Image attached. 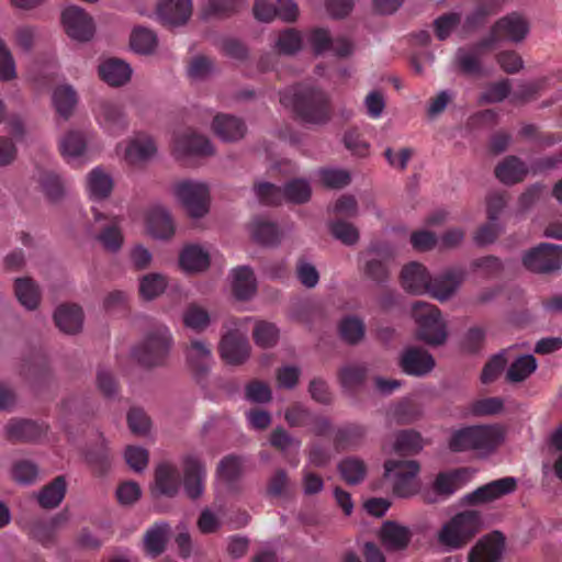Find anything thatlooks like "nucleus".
Segmentation results:
<instances>
[{
  "instance_id": "de8ad7c7",
  "label": "nucleus",
  "mask_w": 562,
  "mask_h": 562,
  "mask_svg": "<svg viewBox=\"0 0 562 562\" xmlns=\"http://www.w3.org/2000/svg\"><path fill=\"white\" fill-rule=\"evenodd\" d=\"M15 295L19 302L27 310H34L40 301L38 286L29 278L15 280Z\"/></svg>"
},
{
  "instance_id": "39448f33",
  "label": "nucleus",
  "mask_w": 562,
  "mask_h": 562,
  "mask_svg": "<svg viewBox=\"0 0 562 562\" xmlns=\"http://www.w3.org/2000/svg\"><path fill=\"white\" fill-rule=\"evenodd\" d=\"M412 314L417 324L419 339L428 345L438 346L446 341V323L435 305L417 301L412 306Z\"/></svg>"
},
{
  "instance_id": "052dcab7",
  "label": "nucleus",
  "mask_w": 562,
  "mask_h": 562,
  "mask_svg": "<svg viewBox=\"0 0 562 562\" xmlns=\"http://www.w3.org/2000/svg\"><path fill=\"white\" fill-rule=\"evenodd\" d=\"M255 192L258 200L262 204L277 205L280 204L283 200H285L284 189H281L280 187H277L269 182L258 183L255 187Z\"/></svg>"
},
{
  "instance_id": "09e8293b",
  "label": "nucleus",
  "mask_w": 562,
  "mask_h": 562,
  "mask_svg": "<svg viewBox=\"0 0 562 562\" xmlns=\"http://www.w3.org/2000/svg\"><path fill=\"white\" fill-rule=\"evenodd\" d=\"M339 335L347 344L355 345L364 336V323L361 318L349 315L344 317L338 326Z\"/></svg>"
},
{
  "instance_id": "e2e57ef3",
  "label": "nucleus",
  "mask_w": 562,
  "mask_h": 562,
  "mask_svg": "<svg viewBox=\"0 0 562 562\" xmlns=\"http://www.w3.org/2000/svg\"><path fill=\"white\" fill-rule=\"evenodd\" d=\"M330 231L336 239L348 246L355 245L359 239L358 229L351 223L345 221L333 222Z\"/></svg>"
},
{
  "instance_id": "4468645a",
  "label": "nucleus",
  "mask_w": 562,
  "mask_h": 562,
  "mask_svg": "<svg viewBox=\"0 0 562 562\" xmlns=\"http://www.w3.org/2000/svg\"><path fill=\"white\" fill-rule=\"evenodd\" d=\"M61 21L68 36L76 41L86 42L93 36L92 19L76 5H70L64 10Z\"/></svg>"
},
{
  "instance_id": "a19ab883",
  "label": "nucleus",
  "mask_w": 562,
  "mask_h": 562,
  "mask_svg": "<svg viewBox=\"0 0 562 562\" xmlns=\"http://www.w3.org/2000/svg\"><path fill=\"white\" fill-rule=\"evenodd\" d=\"M156 34L143 26H136L133 29L130 37V45L133 52L140 55H150L157 47Z\"/></svg>"
},
{
  "instance_id": "aec40b11",
  "label": "nucleus",
  "mask_w": 562,
  "mask_h": 562,
  "mask_svg": "<svg viewBox=\"0 0 562 562\" xmlns=\"http://www.w3.org/2000/svg\"><path fill=\"white\" fill-rule=\"evenodd\" d=\"M156 14L164 24L182 25L192 14V2L191 0H159Z\"/></svg>"
},
{
  "instance_id": "1a4fd4ad",
  "label": "nucleus",
  "mask_w": 562,
  "mask_h": 562,
  "mask_svg": "<svg viewBox=\"0 0 562 562\" xmlns=\"http://www.w3.org/2000/svg\"><path fill=\"white\" fill-rule=\"evenodd\" d=\"M524 266L533 272L549 273L562 266V246L542 243L522 257Z\"/></svg>"
},
{
  "instance_id": "58836bf2",
  "label": "nucleus",
  "mask_w": 562,
  "mask_h": 562,
  "mask_svg": "<svg viewBox=\"0 0 562 562\" xmlns=\"http://www.w3.org/2000/svg\"><path fill=\"white\" fill-rule=\"evenodd\" d=\"M252 238L262 245H276L280 240V232L277 225L266 218L256 217L249 225Z\"/></svg>"
},
{
  "instance_id": "f704fd0d",
  "label": "nucleus",
  "mask_w": 562,
  "mask_h": 562,
  "mask_svg": "<svg viewBox=\"0 0 562 562\" xmlns=\"http://www.w3.org/2000/svg\"><path fill=\"white\" fill-rule=\"evenodd\" d=\"M53 106L64 119H68L78 103V94L75 88L69 83H61L53 90Z\"/></svg>"
},
{
  "instance_id": "f8f14e48",
  "label": "nucleus",
  "mask_w": 562,
  "mask_h": 562,
  "mask_svg": "<svg viewBox=\"0 0 562 562\" xmlns=\"http://www.w3.org/2000/svg\"><path fill=\"white\" fill-rule=\"evenodd\" d=\"M518 487V480L514 476H505L491 481L472 493L465 495V501L473 505L486 504L513 494Z\"/></svg>"
},
{
  "instance_id": "4c0bfd02",
  "label": "nucleus",
  "mask_w": 562,
  "mask_h": 562,
  "mask_svg": "<svg viewBox=\"0 0 562 562\" xmlns=\"http://www.w3.org/2000/svg\"><path fill=\"white\" fill-rule=\"evenodd\" d=\"M469 472L465 469H458L451 472L438 474L434 483V490L439 495L449 496L462 487L468 481Z\"/></svg>"
},
{
  "instance_id": "f3484780",
  "label": "nucleus",
  "mask_w": 562,
  "mask_h": 562,
  "mask_svg": "<svg viewBox=\"0 0 562 562\" xmlns=\"http://www.w3.org/2000/svg\"><path fill=\"white\" fill-rule=\"evenodd\" d=\"M222 358L231 364L244 362L250 352L249 341L245 333H239L236 328L226 333L220 345Z\"/></svg>"
},
{
  "instance_id": "72a5a7b5",
  "label": "nucleus",
  "mask_w": 562,
  "mask_h": 562,
  "mask_svg": "<svg viewBox=\"0 0 562 562\" xmlns=\"http://www.w3.org/2000/svg\"><path fill=\"white\" fill-rule=\"evenodd\" d=\"M155 488L166 496H175L180 488V475L177 468L170 463H161L155 473Z\"/></svg>"
},
{
  "instance_id": "2f4dec72",
  "label": "nucleus",
  "mask_w": 562,
  "mask_h": 562,
  "mask_svg": "<svg viewBox=\"0 0 562 562\" xmlns=\"http://www.w3.org/2000/svg\"><path fill=\"white\" fill-rule=\"evenodd\" d=\"M54 319L61 331L76 334L82 328V310L76 304H63L56 308Z\"/></svg>"
},
{
  "instance_id": "b1692460",
  "label": "nucleus",
  "mask_w": 562,
  "mask_h": 562,
  "mask_svg": "<svg viewBox=\"0 0 562 562\" xmlns=\"http://www.w3.org/2000/svg\"><path fill=\"white\" fill-rule=\"evenodd\" d=\"M400 363L406 374L417 376L429 373L435 367L434 358L426 350L416 347L405 349Z\"/></svg>"
},
{
  "instance_id": "7ed1b4c3",
  "label": "nucleus",
  "mask_w": 562,
  "mask_h": 562,
  "mask_svg": "<svg viewBox=\"0 0 562 562\" xmlns=\"http://www.w3.org/2000/svg\"><path fill=\"white\" fill-rule=\"evenodd\" d=\"M481 516L475 510H464L452 516L437 532L438 543L446 551L464 547L480 530Z\"/></svg>"
},
{
  "instance_id": "bf43d9fd",
  "label": "nucleus",
  "mask_w": 562,
  "mask_h": 562,
  "mask_svg": "<svg viewBox=\"0 0 562 562\" xmlns=\"http://www.w3.org/2000/svg\"><path fill=\"white\" fill-rule=\"evenodd\" d=\"M244 0H209L203 9V16H224L237 11Z\"/></svg>"
},
{
  "instance_id": "7c9ffc66",
  "label": "nucleus",
  "mask_w": 562,
  "mask_h": 562,
  "mask_svg": "<svg viewBox=\"0 0 562 562\" xmlns=\"http://www.w3.org/2000/svg\"><path fill=\"white\" fill-rule=\"evenodd\" d=\"M231 285L236 299L249 300L257 290V282L252 270L248 266L233 269L231 271Z\"/></svg>"
},
{
  "instance_id": "603ef678",
  "label": "nucleus",
  "mask_w": 562,
  "mask_h": 562,
  "mask_svg": "<svg viewBox=\"0 0 562 562\" xmlns=\"http://www.w3.org/2000/svg\"><path fill=\"white\" fill-rule=\"evenodd\" d=\"M366 435V428L361 425L350 424L340 427L335 437V443L339 449L351 448L360 443Z\"/></svg>"
},
{
  "instance_id": "680f3d73",
  "label": "nucleus",
  "mask_w": 562,
  "mask_h": 562,
  "mask_svg": "<svg viewBox=\"0 0 562 562\" xmlns=\"http://www.w3.org/2000/svg\"><path fill=\"white\" fill-rule=\"evenodd\" d=\"M284 196L286 201L304 203L311 196V186L303 179L292 180L284 187Z\"/></svg>"
},
{
  "instance_id": "c756f323",
  "label": "nucleus",
  "mask_w": 562,
  "mask_h": 562,
  "mask_svg": "<svg viewBox=\"0 0 562 562\" xmlns=\"http://www.w3.org/2000/svg\"><path fill=\"white\" fill-rule=\"evenodd\" d=\"M212 130L223 142H236L246 133L245 123L229 114H217L212 122Z\"/></svg>"
},
{
  "instance_id": "dca6fc26",
  "label": "nucleus",
  "mask_w": 562,
  "mask_h": 562,
  "mask_svg": "<svg viewBox=\"0 0 562 562\" xmlns=\"http://www.w3.org/2000/svg\"><path fill=\"white\" fill-rule=\"evenodd\" d=\"M364 272L376 283H384L389 277L386 261L393 257L392 248L383 243L372 244L367 251Z\"/></svg>"
},
{
  "instance_id": "a18cd8bd",
  "label": "nucleus",
  "mask_w": 562,
  "mask_h": 562,
  "mask_svg": "<svg viewBox=\"0 0 562 562\" xmlns=\"http://www.w3.org/2000/svg\"><path fill=\"white\" fill-rule=\"evenodd\" d=\"M167 284V278L161 273L145 274L139 279V294L144 300H154L164 293Z\"/></svg>"
},
{
  "instance_id": "0e129e2a",
  "label": "nucleus",
  "mask_w": 562,
  "mask_h": 562,
  "mask_svg": "<svg viewBox=\"0 0 562 562\" xmlns=\"http://www.w3.org/2000/svg\"><path fill=\"white\" fill-rule=\"evenodd\" d=\"M270 443L283 451L288 452H299L301 447V441L291 435H289L283 428H276L270 437Z\"/></svg>"
},
{
  "instance_id": "cd10ccee",
  "label": "nucleus",
  "mask_w": 562,
  "mask_h": 562,
  "mask_svg": "<svg viewBox=\"0 0 562 562\" xmlns=\"http://www.w3.org/2000/svg\"><path fill=\"white\" fill-rule=\"evenodd\" d=\"M189 367L195 374L206 373L213 364V355L210 346L202 339H193L186 349Z\"/></svg>"
},
{
  "instance_id": "864d4df0",
  "label": "nucleus",
  "mask_w": 562,
  "mask_h": 562,
  "mask_svg": "<svg viewBox=\"0 0 562 562\" xmlns=\"http://www.w3.org/2000/svg\"><path fill=\"white\" fill-rule=\"evenodd\" d=\"M423 439L420 435L413 430H403L396 434L393 451L396 453H415L422 450Z\"/></svg>"
},
{
  "instance_id": "ddd939ff",
  "label": "nucleus",
  "mask_w": 562,
  "mask_h": 562,
  "mask_svg": "<svg viewBox=\"0 0 562 562\" xmlns=\"http://www.w3.org/2000/svg\"><path fill=\"white\" fill-rule=\"evenodd\" d=\"M173 150L178 157L210 156L214 153L211 142L190 128L175 133Z\"/></svg>"
},
{
  "instance_id": "c85d7f7f",
  "label": "nucleus",
  "mask_w": 562,
  "mask_h": 562,
  "mask_svg": "<svg viewBox=\"0 0 562 562\" xmlns=\"http://www.w3.org/2000/svg\"><path fill=\"white\" fill-rule=\"evenodd\" d=\"M381 542L389 551H401L407 548L412 531L394 521H385L380 531Z\"/></svg>"
},
{
  "instance_id": "6ab92c4d",
  "label": "nucleus",
  "mask_w": 562,
  "mask_h": 562,
  "mask_svg": "<svg viewBox=\"0 0 562 562\" xmlns=\"http://www.w3.org/2000/svg\"><path fill=\"white\" fill-rule=\"evenodd\" d=\"M146 228L155 239H169L176 229L170 212L160 204H154L147 211Z\"/></svg>"
},
{
  "instance_id": "338daca9",
  "label": "nucleus",
  "mask_w": 562,
  "mask_h": 562,
  "mask_svg": "<svg viewBox=\"0 0 562 562\" xmlns=\"http://www.w3.org/2000/svg\"><path fill=\"white\" fill-rule=\"evenodd\" d=\"M307 42L316 55H322L330 50L333 37L326 29H313L307 36Z\"/></svg>"
},
{
  "instance_id": "a878e982",
  "label": "nucleus",
  "mask_w": 562,
  "mask_h": 562,
  "mask_svg": "<svg viewBox=\"0 0 562 562\" xmlns=\"http://www.w3.org/2000/svg\"><path fill=\"white\" fill-rule=\"evenodd\" d=\"M401 283L412 294H424L429 289V273L423 265L411 262L402 269Z\"/></svg>"
},
{
  "instance_id": "2eb2a0df",
  "label": "nucleus",
  "mask_w": 562,
  "mask_h": 562,
  "mask_svg": "<svg viewBox=\"0 0 562 562\" xmlns=\"http://www.w3.org/2000/svg\"><path fill=\"white\" fill-rule=\"evenodd\" d=\"M505 550V538L494 531L482 537L470 550L468 562H501Z\"/></svg>"
},
{
  "instance_id": "423d86ee",
  "label": "nucleus",
  "mask_w": 562,
  "mask_h": 562,
  "mask_svg": "<svg viewBox=\"0 0 562 562\" xmlns=\"http://www.w3.org/2000/svg\"><path fill=\"white\" fill-rule=\"evenodd\" d=\"M418 472L419 464L414 460H387L384 463L385 480L398 497H409L418 492Z\"/></svg>"
},
{
  "instance_id": "473e14b6",
  "label": "nucleus",
  "mask_w": 562,
  "mask_h": 562,
  "mask_svg": "<svg viewBox=\"0 0 562 562\" xmlns=\"http://www.w3.org/2000/svg\"><path fill=\"white\" fill-rule=\"evenodd\" d=\"M493 46L483 45V40L471 46L459 48L456 53V61L463 72L477 75L482 72L481 58L485 50Z\"/></svg>"
},
{
  "instance_id": "c03bdc74",
  "label": "nucleus",
  "mask_w": 562,
  "mask_h": 562,
  "mask_svg": "<svg viewBox=\"0 0 562 562\" xmlns=\"http://www.w3.org/2000/svg\"><path fill=\"white\" fill-rule=\"evenodd\" d=\"M5 429L8 436L16 440H35L42 434V428L27 419H13L8 423Z\"/></svg>"
},
{
  "instance_id": "393cba45",
  "label": "nucleus",
  "mask_w": 562,
  "mask_h": 562,
  "mask_svg": "<svg viewBox=\"0 0 562 562\" xmlns=\"http://www.w3.org/2000/svg\"><path fill=\"white\" fill-rule=\"evenodd\" d=\"M100 78L111 87H121L130 81L132 76L131 66L117 58H108L98 67Z\"/></svg>"
},
{
  "instance_id": "4be33fe9",
  "label": "nucleus",
  "mask_w": 562,
  "mask_h": 562,
  "mask_svg": "<svg viewBox=\"0 0 562 562\" xmlns=\"http://www.w3.org/2000/svg\"><path fill=\"white\" fill-rule=\"evenodd\" d=\"M183 486L190 498H198L204 492V482L206 477L205 468L194 456H188L183 459Z\"/></svg>"
},
{
  "instance_id": "c9c22d12",
  "label": "nucleus",
  "mask_w": 562,
  "mask_h": 562,
  "mask_svg": "<svg viewBox=\"0 0 562 562\" xmlns=\"http://www.w3.org/2000/svg\"><path fill=\"white\" fill-rule=\"evenodd\" d=\"M170 535V526L166 521L156 522L145 533L144 547L150 557L161 554L166 548Z\"/></svg>"
},
{
  "instance_id": "69168bd1",
  "label": "nucleus",
  "mask_w": 562,
  "mask_h": 562,
  "mask_svg": "<svg viewBox=\"0 0 562 562\" xmlns=\"http://www.w3.org/2000/svg\"><path fill=\"white\" fill-rule=\"evenodd\" d=\"M318 175L322 182L333 189L344 188L351 181L350 173L345 169H322Z\"/></svg>"
},
{
  "instance_id": "f257e3e1",
  "label": "nucleus",
  "mask_w": 562,
  "mask_h": 562,
  "mask_svg": "<svg viewBox=\"0 0 562 562\" xmlns=\"http://www.w3.org/2000/svg\"><path fill=\"white\" fill-rule=\"evenodd\" d=\"M280 103L310 124H324L330 115L327 93L307 83L286 88L280 93Z\"/></svg>"
},
{
  "instance_id": "9d476101",
  "label": "nucleus",
  "mask_w": 562,
  "mask_h": 562,
  "mask_svg": "<svg viewBox=\"0 0 562 562\" xmlns=\"http://www.w3.org/2000/svg\"><path fill=\"white\" fill-rule=\"evenodd\" d=\"M529 32V25L525 18L517 13L501 19L492 29L491 34L483 40V45L494 46L502 40L512 42L522 41Z\"/></svg>"
},
{
  "instance_id": "f03ea898",
  "label": "nucleus",
  "mask_w": 562,
  "mask_h": 562,
  "mask_svg": "<svg viewBox=\"0 0 562 562\" xmlns=\"http://www.w3.org/2000/svg\"><path fill=\"white\" fill-rule=\"evenodd\" d=\"M505 435L501 426L477 425L456 430L450 438L452 451H474L480 457H488L504 441Z\"/></svg>"
},
{
  "instance_id": "6e6d98bb",
  "label": "nucleus",
  "mask_w": 562,
  "mask_h": 562,
  "mask_svg": "<svg viewBox=\"0 0 562 562\" xmlns=\"http://www.w3.org/2000/svg\"><path fill=\"white\" fill-rule=\"evenodd\" d=\"M367 374L366 367L361 364H347L339 371L341 386L347 391H352L360 386Z\"/></svg>"
},
{
  "instance_id": "9b49d317",
  "label": "nucleus",
  "mask_w": 562,
  "mask_h": 562,
  "mask_svg": "<svg viewBox=\"0 0 562 562\" xmlns=\"http://www.w3.org/2000/svg\"><path fill=\"white\" fill-rule=\"evenodd\" d=\"M98 125L109 135H120L127 127V120L122 108L110 100H99L93 108Z\"/></svg>"
},
{
  "instance_id": "0eeeda50",
  "label": "nucleus",
  "mask_w": 562,
  "mask_h": 562,
  "mask_svg": "<svg viewBox=\"0 0 562 562\" xmlns=\"http://www.w3.org/2000/svg\"><path fill=\"white\" fill-rule=\"evenodd\" d=\"M177 201L192 217H202L209 212L210 189L205 182L181 180L172 187Z\"/></svg>"
},
{
  "instance_id": "8fccbe9b",
  "label": "nucleus",
  "mask_w": 562,
  "mask_h": 562,
  "mask_svg": "<svg viewBox=\"0 0 562 562\" xmlns=\"http://www.w3.org/2000/svg\"><path fill=\"white\" fill-rule=\"evenodd\" d=\"M537 369V361L531 355L518 357L508 368L506 376L509 382H521Z\"/></svg>"
},
{
  "instance_id": "a211bd4d",
  "label": "nucleus",
  "mask_w": 562,
  "mask_h": 562,
  "mask_svg": "<svg viewBox=\"0 0 562 562\" xmlns=\"http://www.w3.org/2000/svg\"><path fill=\"white\" fill-rule=\"evenodd\" d=\"M464 278L465 271L462 268L449 269L435 279L429 277V289L426 293L440 302L447 301L457 292Z\"/></svg>"
},
{
  "instance_id": "e433bc0d",
  "label": "nucleus",
  "mask_w": 562,
  "mask_h": 562,
  "mask_svg": "<svg viewBox=\"0 0 562 562\" xmlns=\"http://www.w3.org/2000/svg\"><path fill=\"white\" fill-rule=\"evenodd\" d=\"M89 137L80 131H69L59 140L61 155L72 161L85 155Z\"/></svg>"
},
{
  "instance_id": "5fc2aeb1",
  "label": "nucleus",
  "mask_w": 562,
  "mask_h": 562,
  "mask_svg": "<svg viewBox=\"0 0 562 562\" xmlns=\"http://www.w3.org/2000/svg\"><path fill=\"white\" fill-rule=\"evenodd\" d=\"M254 340L262 348L273 347L279 339L278 327L266 321H257L254 328Z\"/></svg>"
},
{
  "instance_id": "412c9836",
  "label": "nucleus",
  "mask_w": 562,
  "mask_h": 562,
  "mask_svg": "<svg viewBox=\"0 0 562 562\" xmlns=\"http://www.w3.org/2000/svg\"><path fill=\"white\" fill-rule=\"evenodd\" d=\"M157 153L153 137L146 133H137L128 138L124 148V159L130 165H137L151 159Z\"/></svg>"
},
{
  "instance_id": "79ce46f5",
  "label": "nucleus",
  "mask_w": 562,
  "mask_h": 562,
  "mask_svg": "<svg viewBox=\"0 0 562 562\" xmlns=\"http://www.w3.org/2000/svg\"><path fill=\"white\" fill-rule=\"evenodd\" d=\"M526 173L527 168L524 162L513 156L507 157L495 170L497 179L506 184H513L522 180Z\"/></svg>"
},
{
  "instance_id": "6e6552de",
  "label": "nucleus",
  "mask_w": 562,
  "mask_h": 562,
  "mask_svg": "<svg viewBox=\"0 0 562 562\" xmlns=\"http://www.w3.org/2000/svg\"><path fill=\"white\" fill-rule=\"evenodd\" d=\"M95 232L91 233L93 239L110 254H117L124 245L123 218L120 215H106L92 206Z\"/></svg>"
},
{
  "instance_id": "bb28decb",
  "label": "nucleus",
  "mask_w": 562,
  "mask_h": 562,
  "mask_svg": "<svg viewBox=\"0 0 562 562\" xmlns=\"http://www.w3.org/2000/svg\"><path fill=\"white\" fill-rule=\"evenodd\" d=\"M210 250L200 245L186 246L179 256L181 269L188 273H198L206 270L210 266Z\"/></svg>"
},
{
  "instance_id": "ea45409f",
  "label": "nucleus",
  "mask_w": 562,
  "mask_h": 562,
  "mask_svg": "<svg viewBox=\"0 0 562 562\" xmlns=\"http://www.w3.org/2000/svg\"><path fill=\"white\" fill-rule=\"evenodd\" d=\"M65 494L66 481L64 476H57L38 492L37 502L43 508H55L61 503Z\"/></svg>"
},
{
  "instance_id": "5701e85b",
  "label": "nucleus",
  "mask_w": 562,
  "mask_h": 562,
  "mask_svg": "<svg viewBox=\"0 0 562 562\" xmlns=\"http://www.w3.org/2000/svg\"><path fill=\"white\" fill-rule=\"evenodd\" d=\"M113 190V178L102 167H94L86 177V192L91 202L108 199Z\"/></svg>"
},
{
  "instance_id": "49530a36",
  "label": "nucleus",
  "mask_w": 562,
  "mask_h": 562,
  "mask_svg": "<svg viewBox=\"0 0 562 562\" xmlns=\"http://www.w3.org/2000/svg\"><path fill=\"white\" fill-rule=\"evenodd\" d=\"M338 470L342 479L351 485L360 483L367 473L364 462L357 457H347L338 464Z\"/></svg>"
},
{
  "instance_id": "3c124183",
  "label": "nucleus",
  "mask_w": 562,
  "mask_h": 562,
  "mask_svg": "<svg viewBox=\"0 0 562 562\" xmlns=\"http://www.w3.org/2000/svg\"><path fill=\"white\" fill-rule=\"evenodd\" d=\"M303 38L299 31L285 29L274 41V48L283 55H293L302 48Z\"/></svg>"
},
{
  "instance_id": "20e7f679",
  "label": "nucleus",
  "mask_w": 562,
  "mask_h": 562,
  "mask_svg": "<svg viewBox=\"0 0 562 562\" xmlns=\"http://www.w3.org/2000/svg\"><path fill=\"white\" fill-rule=\"evenodd\" d=\"M171 334L167 326L156 325L133 349L134 359L144 367H154L164 362L171 347Z\"/></svg>"
},
{
  "instance_id": "37998d69",
  "label": "nucleus",
  "mask_w": 562,
  "mask_h": 562,
  "mask_svg": "<svg viewBox=\"0 0 562 562\" xmlns=\"http://www.w3.org/2000/svg\"><path fill=\"white\" fill-rule=\"evenodd\" d=\"M182 321L186 327L200 333L210 326L212 318L205 307L196 303H191L186 307Z\"/></svg>"
},
{
  "instance_id": "13d9d810",
  "label": "nucleus",
  "mask_w": 562,
  "mask_h": 562,
  "mask_svg": "<svg viewBox=\"0 0 562 562\" xmlns=\"http://www.w3.org/2000/svg\"><path fill=\"white\" fill-rule=\"evenodd\" d=\"M38 476V469L35 463L29 460H20L13 464L12 477L21 485L33 484Z\"/></svg>"
},
{
  "instance_id": "774afa93",
  "label": "nucleus",
  "mask_w": 562,
  "mask_h": 562,
  "mask_svg": "<svg viewBox=\"0 0 562 562\" xmlns=\"http://www.w3.org/2000/svg\"><path fill=\"white\" fill-rule=\"evenodd\" d=\"M344 144L355 156L366 157L369 155L370 146L364 139H362L357 128H351L345 133Z\"/></svg>"
},
{
  "instance_id": "4d7b16f0",
  "label": "nucleus",
  "mask_w": 562,
  "mask_h": 562,
  "mask_svg": "<svg viewBox=\"0 0 562 562\" xmlns=\"http://www.w3.org/2000/svg\"><path fill=\"white\" fill-rule=\"evenodd\" d=\"M244 471V459L236 456L225 457L218 464L217 475L224 482L236 480Z\"/></svg>"
}]
</instances>
